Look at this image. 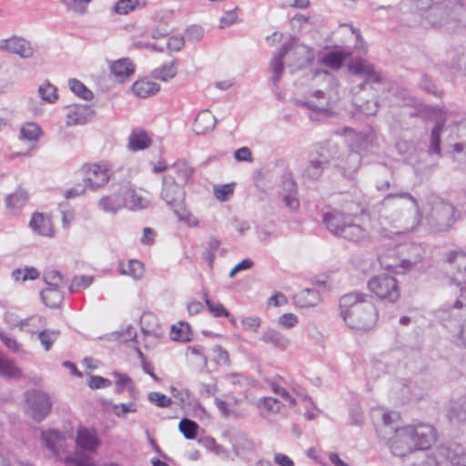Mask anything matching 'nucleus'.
Here are the masks:
<instances>
[{"label": "nucleus", "mask_w": 466, "mask_h": 466, "mask_svg": "<svg viewBox=\"0 0 466 466\" xmlns=\"http://www.w3.org/2000/svg\"><path fill=\"white\" fill-rule=\"evenodd\" d=\"M396 198H405L410 201V211L413 214V218L412 221L410 223H407L404 228L407 231L416 230L421 221V214L420 211V207L417 199L409 192L390 193L383 198L382 204H386L390 199Z\"/></svg>", "instance_id": "nucleus-16"}, {"label": "nucleus", "mask_w": 466, "mask_h": 466, "mask_svg": "<svg viewBox=\"0 0 466 466\" xmlns=\"http://www.w3.org/2000/svg\"><path fill=\"white\" fill-rule=\"evenodd\" d=\"M40 97L47 103H55L57 98V88L49 82H46L38 87Z\"/></svg>", "instance_id": "nucleus-46"}, {"label": "nucleus", "mask_w": 466, "mask_h": 466, "mask_svg": "<svg viewBox=\"0 0 466 466\" xmlns=\"http://www.w3.org/2000/svg\"><path fill=\"white\" fill-rule=\"evenodd\" d=\"M31 229L42 236H51L52 228L48 219L42 213H35L29 222Z\"/></svg>", "instance_id": "nucleus-30"}, {"label": "nucleus", "mask_w": 466, "mask_h": 466, "mask_svg": "<svg viewBox=\"0 0 466 466\" xmlns=\"http://www.w3.org/2000/svg\"><path fill=\"white\" fill-rule=\"evenodd\" d=\"M368 288L380 299L390 303L396 302L400 296L398 280L389 274L374 276L369 280Z\"/></svg>", "instance_id": "nucleus-6"}, {"label": "nucleus", "mask_w": 466, "mask_h": 466, "mask_svg": "<svg viewBox=\"0 0 466 466\" xmlns=\"http://www.w3.org/2000/svg\"><path fill=\"white\" fill-rule=\"evenodd\" d=\"M205 298V303L207 307L208 308L209 311L212 313V315L216 318L219 317H230V313L228 310L220 303H215L213 300H211L207 294L204 295Z\"/></svg>", "instance_id": "nucleus-50"}, {"label": "nucleus", "mask_w": 466, "mask_h": 466, "mask_svg": "<svg viewBox=\"0 0 466 466\" xmlns=\"http://www.w3.org/2000/svg\"><path fill=\"white\" fill-rule=\"evenodd\" d=\"M151 138L143 129H134L128 137V149L138 151L147 148L151 145Z\"/></svg>", "instance_id": "nucleus-23"}, {"label": "nucleus", "mask_w": 466, "mask_h": 466, "mask_svg": "<svg viewBox=\"0 0 466 466\" xmlns=\"http://www.w3.org/2000/svg\"><path fill=\"white\" fill-rule=\"evenodd\" d=\"M322 222L331 234L349 241L360 242L370 237L369 229L353 213L332 208L323 213Z\"/></svg>", "instance_id": "nucleus-2"}, {"label": "nucleus", "mask_w": 466, "mask_h": 466, "mask_svg": "<svg viewBox=\"0 0 466 466\" xmlns=\"http://www.w3.org/2000/svg\"><path fill=\"white\" fill-rule=\"evenodd\" d=\"M115 377L117 378L116 381V389L115 392L120 394L124 391L126 386H128V390L132 391L134 390L132 386V380L126 374H121L118 372L114 373Z\"/></svg>", "instance_id": "nucleus-54"}, {"label": "nucleus", "mask_w": 466, "mask_h": 466, "mask_svg": "<svg viewBox=\"0 0 466 466\" xmlns=\"http://www.w3.org/2000/svg\"><path fill=\"white\" fill-rule=\"evenodd\" d=\"M294 300L295 303L301 308L314 307L319 302L320 297L316 289L307 288L296 294L294 296Z\"/></svg>", "instance_id": "nucleus-25"}, {"label": "nucleus", "mask_w": 466, "mask_h": 466, "mask_svg": "<svg viewBox=\"0 0 466 466\" xmlns=\"http://www.w3.org/2000/svg\"><path fill=\"white\" fill-rule=\"evenodd\" d=\"M25 397L26 414L36 422L45 420L52 409L48 394L41 390L33 389L27 390Z\"/></svg>", "instance_id": "nucleus-8"}, {"label": "nucleus", "mask_w": 466, "mask_h": 466, "mask_svg": "<svg viewBox=\"0 0 466 466\" xmlns=\"http://www.w3.org/2000/svg\"><path fill=\"white\" fill-rule=\"evenodd\" d=\"M110 72L122 82L135 73V66L129 58H120L112 63Z\"/></svg>", "instance_id": "nucleus-20"}, {"label": "nucleus", "mask_w": 466, "mask_h": 466, "mask_svg": "<svg viewBox=\"0 0 466 466\" xmlns=\"http://www.w3.org/2000/svg\"><path fill=\"white\" fill-rule=\"evenodd\" d=\"M198 424L187 418H184L178 424V430L187 440H195L198 435Z\"/></svg>", "instance_id": "nucleus-39"}, {"label": "nucleus", "mask_w": 466, "mask_h": 466, "mask_svg": "<svg viewBox=\"0 0 466 466\" xmlns=\"http://www.w3.org/2000/svg\"><path fill=\"white\" fill-rule=\"evenodd\" d=\"M448 458L453 466H466V453H463L459 446L456 449H449Z\"/></svg>", "instance_id": "nucleus-52"}, {"label": "nucleus", "mask_w": 466, "mask_h": 466, "mask_svg": "<svg viewBox=\"0 0 466 466\" xmlns=\"http://www.w3.org/2000/svg\"><path fill=\"white\" fill-rule=\"evenodd\" d=\"M41 299L46 306L56 308L61 304L63 295L58 288L48 287L41 291Z\"/></svg>", "instance_id": "nucleus-35"}, {"label": "nucleus", "mask_w": 466, "mask_h": 466, "mask_svg": "<svg viewBox=\"0 0 466 466\" xmlns=\"http://www.w3.org/2000/svg\"><path fill=\"white\" fill-rule=\"evenodd\" d=\"M260 339L268 344H272L277 349L284 350L289 344V340L282 333L278 330L268 329L265 330Z\"/></svg>", "instance_id": "nucleus-28"}, {"label": "nucleus", "mask_w": 466, "mask_h": 466, "mask_svg": "<svg viewBox=\"0 0 466 466\" xmlns=\"http://www.w3.org/2000/svg\"><path fill=\"white\" fill-rule=\"evenodd\" d=\"M44 321L45 319L41 316H32L30 318L20 320L18 326L22 330L35 333V329H38L45 325Z\"/></svg>", "instance_id": "nucleus-47"}, {"label": "nucleus", "mask_w": 466, "mask_h": 466, "mask_svg": "<svg viewBox=\"0 0 466 466\" xmlns=\"http://www.w3.org/2000/svg\"><path fill=\"white\" fill-rule=\"evenodd\" d=\"M0 376L8 379H19L22 376L21 370L14 360L4 358L0 353Z\"/></svg>", "instance_id": "nucleus-33"}, {"label": "nucleus", "mask_w": 466, "mask_h": 466, "mask_svg": "<svg viewBox=\"0 0 466 466\" xmlns=\"http://www.w3.org/2000/svg\"><path fill=\"white\" fill-rule=\"evenodd\" d=\"M171 168L175 170L177 176L183 180L185 184L187 183L195 172V168L189 166L186 160H177L171 166Z\"/></svg>", "instance_id": "nucleus-41"}, {"label": "nucleus", "mask_w": 466, "mask_h": 466, "mask_svg": "<svg viewBox=\"0 0 466 466\" xmlns=\"http://www.w3.org/2000/svg\"><path fill=\"white\" fill-rule=\"evenodd\" d=\"M45 446L54 453H57L56 444L63 441V437L58 431L50 430L43 431L41 435Z\"/></svg>", "instance_id": "nucleus-38"}, {"label": "nucleus", "mask_w": 466, "mask_h": 466, "mask_svg": "<svg viewBox=\"0 0 466 466\" xmlns=\"http://www.w3.org/2000/svg\"><path fill=\"white\" fill-rule=\"evenodd\" d=\"M213 352L215 354L214 360L217 364H218V365H228L229 364L228 353L220 345H216L213 348Z\"/></svg>", "instance_id": "nucleus-58"}, {"label": "nucleus", "mask_w": 466, "mask_h": 466, "mask_svg": "<svg viewBox=\"0 0 466 466\" xmlns=\"http://www.w3.org/2000/svg\"><path fill=\"white\" fill-rule=\"evenodd\" d=\"M28 195L24 189H17L5 198V205L9 208H20L27 202Z\"/></svg>", "instance_id": "nucleus-40"}, {"label": "nucleus", "mask_w": 466, "mask_h": 466, "mask_svg": "<svg viewBox=\"0 0 466 466\" xmlns=\"http://www.w3.org/2000/svg\"><path fill=\"white\" fill-rule=\"evenodd\" d=\"M191 329L188 323L180 321L179 327L173 325L170 331V337L173 340L181 342H189L192 340Z\"/></svg>", "instance_id": "nucleus-36"}, {"label": "nucleus", "mask_w": 466, "mask_h": 466, "mask_svg": "<svg viewBox=\"0 0 466 466\" xmlns=\"http://www.w3.org/2000/svg\"><path fill=\"white\" fill-rule=\"evenodd\" d=\"M235 184H225L214 187L216 198L221 201H226L233 194Z\"/></svg>", "instance_id": "nucleus-55"}, {"label": "nucleus", "mask_w": 466, "mask_h": 466, "mask_svg": "<svg viewBox=\"0 0 466 466\" xmlns=\"http://www.w3.org/2000/svg\"><path fill=\"white\" fill-rule=\"evenodd\" d=\"M0 50L16 54L22 58H30L35 53V49L29 41L16 35L7 39H1Z\"/></svg>", "instance_id": "nucleus-11"}, {"label": "nucleus", "mask_w": 466, "mask_h": 466, "mask_svg": "<svg viewBox=\"0 0 466 466\" xmlns=\"http://www.w3.org/2000/svg\"><path fill=\"white\" fill-rule=\"evenodd\" d=\"M394 431L395 435L390 441V448L395 456L405 457L418 451L417 447L412 445L414 443L409 437L404 427L396 428Z\"/></svg>", "instance_id": "nucleus-10"}, {"label": "nucleus", "mask_w": 466, "mask_h": 466, "mask_svg": "<svg viewBox=\"0 0 466 466\" xmlns=\"http://www.w3.org/2000/svg\"><path fill=\"white\" fill-rule=\"evenodd\" d=\"M144 272V265L139 260L130 259L127 264H120V274L130 276L135 280L140 279Z\"/></svg>", "instance_id": "nucleus-32"}, {"label": "nucleus", "mask_w": 466, "mask_h": 466, "mask_svg": "<svg viewBox=\"0 0 466 466\" xmlns=\"http://www.w3.org/2000/svg\"><path fill=\"white\" fill-rule=\"evenodd\" d=\"M69 87L73 93L84 100L89 101L93 98L94 95L82 82L76 78H71L68 81Z\"/></svg>", "instance_id": "nucleus-44"}, {"label": "nucleus", "mask_w": 466, "mask_h": 466, "mask_svg": "<svg viewBox=\"0 0 466 466\" xmlns=\"http://www.w3.org/2000/svg\"><path fill=\"white\" fill-rule=\"evenodd\" d=\"M347 57V54L340 50H333L326 53L321 62L328 67L338 70L339 69Z\"/></svg>", "instance_id": "nucleus-34"}, {"label": "nucleus", "mask_w": 466, "mask_h": 466, "mask_svg": "<svg viewBox=\"0 0 466 466\" xmlns=\"http://www.w3.org/2000/svg\"><path fill=\"white\" fill-rule=\"evenodd\" d=\"M404 429L418 451L429 449L436 440L435 429L431 424L407 425Z\"/></svg>", "instance_id": "nucleus-9"}, {"label": "nucleus", "mask_w": 466, "mask_h": 466, "mask_svg": "<svg viewBox=\"0 0 466 466\" xmlns=\"http://www.w3.org/2000/svg\"><path fill=\"white\" fill-rule=\"evenodd\" d=\"M379 109L377 99L368 100L360 105V110L367 116H374Z\"/></svg>", "instance_id": "nucleus-63"}, {"label": "nucleus", "mask_w": 466, "mask_h": 466, "mask_svg": "<svg viewBox=\"0 0 466 466\" xmlns=\"http://www.w3.org/2000/svg\"><path fill=\"white\" fill-rule=\"evenodd\" d=\"M76 441L83 451H95L99 445V440L86 428L78 429Z\"/></svg>", "instance_id": "nucleus-27"}, {"label": "nucleus", "mask_w": 466, "mask_h": 466, "mask_svg": "<svg viewBox=\"0 0 466 466\" xmlns=\"http://www.w3.org/2000/svg\"><path fill=\"white\" fill-rule=\"evenodd\" d=\"M425 251L419 246L411 248L410 257L401 261V266L406 269H411L416 267L424 258Z\"/></svg>", "instance_id": "nucleus-45"}, {"label": "nucleus", "mask_w": 466, "mask_h": 466, "mask_svg": "<svg viewBox=\"0 0 466 466\" xmlns=\"http://www.w3.org/2000/svg\"><path fill=\"white\" fill-rule=\"evenodd\" d=\"M234 157L238 162H252L251 150L247 147H242L234 152Z\"/></svg>", "instance_id": "nucleus-64"}, {"label": "nucleus", "mask_w": 466, "mask_h": 466, "mask_svg": "<svg viewBox=\"0 0 466 466\" xmlns=\"http://www.w3.org/2000/svg\"><path fill=\"white\" fill-rule=\"evenodd\" d=\"M131 89L135 96L140 98H146L156 95L159 91L160 86L145 78L136 81L132 85Z\"/></svg>", "instance_id": "nucleus-22"}, {"label": "nucleus", "mask_w": 466, "mask_h": 466, "mask_svg": "<svg viewBox=\"0 0 466 466\" xmlns=\"http://www.w3.org/2000/svg\"><path fill=\"white\" fill-rule=\"evenodd\" d=\"M420 86L427 93L432 94L435 96H438L440 95L436 85L433 83L431 78L426 74L422 76Z\"/></svg>", "instance_id": "nucleus-59"}, {"label": "nucleus", "mask_w": 466, "mask_h": 466, "mask_svg": "<svg viewBox=\"0 0 466 466\" xmlns=\"http://www.w3.org/2000/svg\"><path fill=\"white\" fill-rule=\"evenodd\" d=\"M456 209L453 205L438 201L431 207L428 216V224L434 231H446L450 229L457 220Z\"/></svg>", "instance_id": "nucleus-7"}, {"label": "nucleus", "mask_w": 466, "mask_h": 466, "mask_svg": "<svg viewBox=\"0 0 466 466\" xmlns=\"http://www.w3.org/2000/svg\"><path fill=\"white\" fill-rule=\"evenodd\" d=\"M67 466H93L88 455L83 452H75L66 457Z\"/></svg>", "instance_id": "nucleus-49"}, {"label": "nucleus", "mask_w": 466, "mask_h": 466, "mask_svg": "<svg viewBox=\"0 0 466 466\" xmlns=\"http://www.w3.org/2000/svg\"><path fill=\"white\" fill-rule=\"evenodd\" d=\"M41 136V127L34 122L25 124L20 129V138L23 140L36 142Z\"/></svg>", "instance_id": "nucleus-37"}, {"label": "nucleus", "mask_w": 466, "mask_h": 466, "mask_svg": "<svg viewBox=\"0 0 466 466\" xmlns=\"http://www.w3.org/2000/svg\"><path fill=\"white\" fill-rule=\"evenodd\" d=\"M446 124L445 118L437 119L434 127L431 132L430 147L429 151L431 154L441 156V134Z\"/></svg>", "instance_id": "nucleus-29"}, {"label": "nucleus", "mask_w": 466, "mask_h": 466, "mask_svg": "<svg viewBox=\"0 0 466 466\" xmlns=\"http://www.w3.org/2000/svg\"><path fill=\"white\" fill-rule=\"evenodd\" d=\"M59 335L60 330L58 329H44L37 333V338L45 350L48 351L51 350L54 342L57 339Z\"/></svg>", "instance_id": "nucleus-43"}, {"label": "nucleus", "mask_w": 466, "mask_h": 466, "mask_svg": "<svg viewBox=\"0 0 466 466\" xmlns=\"http://www.w3.org/2000/svg\"><path fill=\"white\" fill-rule=\"evenodd\" d=\"M296 41V37L290 36L287 42L282 44L279 53L272 58L270 68L272 72L271 81L274 85L281 78L284 72V58L289 51L294 47Z\"/></svg>", "instance_id": "nucleus-14"}, {"label": "nucleus", "mask_w": 466, "mask_h": 466, "mask_svg": "<svg viewBox=\"0 0 466 466\" xmlns=\"http://www.w3.org/2000/svg\"><path fill=\"white\" fill-rule=\"evenodd\" d=\"M125 198L120 193H115L103 197L99 200L98 206L105 212L115 214L125 206Z\"/></svg>", "instance_id": "nucleus-24"}, {"label": "nucleus", "mask_w": 466, "mask_h": 466, "mask_svg": "<svg viewBox=\"0 0 466 466\" xmlns=\"http://www.w3.org/2000/svg\"><path fill=\"white\" fill-rule=\"evenodd\" d=\"M327 168L328 167L325 164L310 155L309 162L303 170V177L311 181H318Z\"/></svg>", "instance_id": "nucleus-26"}, {"label": "nucleus", "mask_w": 466, "mask_h": 466, "mask_svg": "<svg viewBox=\"0 0 466 466\" xmlns=\"http://www.w3.org/2000/svg\"><path fill=\"white\" fill-rule=\"evenodd\" d=\"M217 124V118L211 115L209 110H201L194 122L193 131L196 135H205L212 131Z\"/></svg>", "instance_id": "nucleus-17"}, {"label": "nucleus", "mask_w": 466, "mask_h": 466, "mask_svg": "<svg viewBox=\"0 0 466 466\" xmlns=\"http://www.w3.org/2000/svg\"><path fill=\"white\" fill-rule=\"evenodd\" d=\"M177 74V62L174 59L169 65H163L154 69L151 73L153 78L160 81H168L174 78Z\"/></svg>", "instance_id": "nucleus-31"}, {"label": "nucleus", "mask_w": 466, "mask_h": 466, "mask_svg": "<svg viewBox=\"0 0 466 466\" xmlns=\"http://www.w3.org/2000/svg\"><path fill=\"white\" fill-rule=\"evenodd\" d=\"M369 294L351 292L339 299L340 315L350 329H371L377 322L378 311Z\"/></svg>", "instance_id": "nucleus-1"}, {"label": "nucleus", "mask_w": 466, "mask_h": 466, "mask_svg": "<svg viewBox=\"0 0 466 466\" xmlns=\"http://www.w3.org/2000/svg\"><path fill=\"white\" fill-rule=\"evenodd\" d=\"M81 171L84 174L85 182L91 188L103 187L109 179L108 170L96 164H86L82 167Z\"/></svg>", "instance_id": "nucleus-13"}, {"label": "nucleus", "mask_w": 466, "mask_h": 466, "mask_svg": "<svg viewBox=\"0 0 466 466\" xmlns=\"http://www.w3.org/2000/svg\"><path fill=\"white\" fill-rule=\"evenodd\" d=\"M204 35V29L200 25H190L186 31V37L188 41L198 42Z\"/></svg>", "instance_id": "nucleus-60"}, {"label": "nucleus", "mask_w": 466, "mask_h": 466, "mask_svg": "<svg viewBox=\"0 0 466 466\" xmlns=\"http://www.w3.org/2000/svg\"><path fill=\"white\" fill-rule=\"evenodd\" d=\"M93 282L92 277L87 276H80V277H75L72 279L71 285L69 286V291L70 293H76L80 289H86L91 285Z\"/></svg>", "instance_id": "nucleus-53"}, {"label": "nucleus", "mask_w": 466, "mask_h": 466, "mask_svg": "<svg viewBox=\"0 0 466 466\" xmlns=\"http://www.w3.org/2000/svg\"><path fill=\"white\" fill-rule=\"evenodd\" d=\"M463 11L461 0H451L432 3L429 7L425 19L433 27L444 28L455 32L461 25V15Z\"/></svg>", "instance_id": "nucleus-3"}, {"label": "nucleus", "mask_w": 466, "mask_h": 466, "mask_svg": "<svg viewBox=\"0 0 466 466\" xmlns=\"http://www.w3.org/2000/svg\"><path fill=\"white\" fill-rule=\"evenodd\" d=\"M113 410H114V413L117 417H124L125 414H127L128 412H136L137 406L133 402H130L128 404H126V403H121L119 405L115 404V405H113Z\"/></svg>", "instance_id": "nucleus-62"}, {"label": "nucleus", "mask_w": 466, "mask_h": 466, "mask_svg": "<svg viewBox=\"0 0 466 466\" xmlns=\"http://www.w3.org/2000/svg\"><path fill=\"white\" fill-rule=\"evenodd\" d=\"M63 277L57 270L46 271L44 274V281L48 287L59 288V284L62 282Z\"/></svg>", "instance_id": "nucleus-57"}, {"label": "nucleus", "mask_w": 466, "mask_h": 466, "mask_svg": "<svg viewBox=\"0 0 466 466\" xmlns=\"http://www.w3.org/2000/svg\"><path fill=\"white\" fill-rule=\"evenodd\" d=\"M282 194H297V183L289 173L282 176Z\"/></svg>", "instance_id": "nucleus-56"}, {"label": "nucleus", "mask_w": 466, "mask_h": 466, "mask_svg": "<svg viewBox=\"0 0 466 466\" xmlns=\"http://www.w3.org/2000/svg\"><path fill=\"white\" fill-rule=\"evenodd\" d=\"M314 76H321L328 85L329 90H316L312 95L314 97L319 100L321 99L322 101L315 103L313 101L307 100L299 102L298 104L313 111L328 112L331 106L338 100L337 79L327 70H317Z\"/></svg>", "instance_id": "nucleus-4"}, {"label": "nucleus", "mask_w": 466, "mask_h": 466, "mask_svg": "<svg viewBox=\"0 0 466 466\" xmlns=\"http://www.w3.org/2000/svg\"><path fill=\"white\" fill-rule=\"evenodd\" d=\"M361 159L362 156L359 151L350 149L340 157L337 168L345 178L352 179L360 167Z\"/></svg>", "instance_id": "nucleus-12"}, {"label": "nucleus", "mask_w": 466, "mask_h": 466, "mask_svg": "<svg viewBox=\"0 0 466 466\" xmlns=\"http://www.w3.org/2000/svg\"><path fill=\"white\" fill-rule=\"evenodd\" d=\"M451 420L466 422V396L461 398L449 411Z\"/></svg>", "instance_id": "nucleus-42"}, {"label": "nucleus", "mask_w": 466, "mask_h": 466, "mask_svg": "<svg viewBox=\"0 0 466 466\" xmlns=\"http://www.w3.org/2000/svg\"><path fill=\"white\" fill-rule=\"evenodd\" d=\"M94 114L89 106H76L67 113V124L84 125L94 116Z\"/></svg>", "instance_id": "nucleus-19"}, {"label": "nucleus", "mask_w": 466, "mask_h": 466, "mask_svg": "<svg viewBox=\"0 0 466 466\" xmlns=\"http://www.w3.org/2000/svg\"><path fill=\"white\" fill-rule=\"evenodd\" d=\"M349 69L354 75H362L366 76V80L360 85L362 89L368 83H380L381 78L375 71L374 66L364 59H356L349 65Z\"/></svg>", "instance_id": "nucleus-15"}, {"label": "nucleus", "mask_w": 466, "mask_h": 466, "mask_svg": "<svg viewBox=\"0 0 466 466\" xmlns=\"http://www.w3.org/2000/svg\"><path fill=\"white\" fill-rule=\"evenodd\" d=\"M184 188L176 182L172 176L163 177L160 198L173 210L179 220H183L187 215Z\"/></svg>", "instance_id": "nucleus-5"}, {"label": "nucleus", "mask_w": 466, "mask_h": 466, "mask_svg": "<svg viewBox=\"0 0 466 466\" xmlns=\"http://www.w3.org/2000/svg\"><path fill=\"white\" fill-rule=\"evenodd\" d=\"M140 5V0H118L113 6V12L119 15H127Z\"/></svg>", "instance_id": "nucleus-48"}, {"label": "nucleus", "mask_w": 466, "mask_h": 466, "mask_svg": "<svg viewBox=\"0 0 466 466\" xmlns=\"http://www.w3.org/2000/svg\"><path fill=\"white\" fill-rule=\"evenodd\" d=\"M0 340L7 349L15 353H18L21 350V344L4 332H0Z\"/></svg>", "instance_id": "nucleus-61"}, {"label": "nucleus", "mask_w": 466, "mask_h": 466, "mask_svg": "<svg viewBox=\"0 0 466 466\" xmlns=\"http://www.w3.org/2000/svg\"><path fill=\"white\" fill-rule=\"evenodd\" d=\"M464 315L466 307L460 300H456L451 308L441 311L440 319L445 327H449L453 322L459 325Z\"/></svg>", "instance_id": "nucleus-18"}, {"label": "nucleus", "mask_w": 466, "mask_h": 466, "mask_svg": "<svg viewBox=\"0 0 466 466\" xmlns=\"http://www.w3.org/2000/svg\"><path fill=\"white\" fill-rule=\"evenodd\" d=\"M147 399L152 404H154L159 408H167V407H169L173 403L171 398L167 397V395H165L163 393L157 392V391L149 392L147 395Z\"/></svg>", "instance_id": "nucleus-51"}, {"label": "nucleus", "mask_w": 466, "mask_h": 466, "mask_svg": "<svg viewBox=\"0 0 466 466\" xmlns=\"http://www.w3.org/2000/svg\"><path fill=\"white\" fill-rule=\"evenodd\" d=\"M338 153L339 147L335 143L325 141L319 145L316 152L312 153L311 156L329 167L330 161L337 157Z\"/></svg>", "instance_id": "nucleus-21"}]
</instances>
